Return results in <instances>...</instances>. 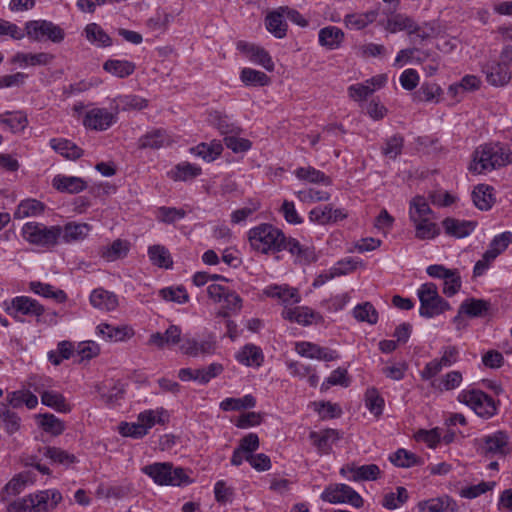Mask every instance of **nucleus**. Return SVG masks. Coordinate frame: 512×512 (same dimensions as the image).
Returning <instances> with one entry per match:
<instances>
[{
	"mask_svg": "<svg viewBox=\"0 0 512 512\" xmlns=\"http://www.w3.org/2000/svg\"><path fill=\"white\" fill-rule=\"evenodd\" d=\"M511 162L512 153L509 148L499 142H490L475 149L468 169L473 174H486Z\"/></svg>",
	"mask_w": 512,
	"mask_h": 512,
	"instance_id": "f257e3e1",
	"label": "nucleus"
},
{
	"mask_svg": "<svg viewBox=\"0 0 512 512\" xmlns=\"http://www.w3.org/2000/svg\"><path fill=\"white\" fill-rule=\"evenodd\" d=\"M287 237L272 224L262 223L248 232V241L253 250L262 254H274L284 250Z\"/></svg>",
	"mask_w": 512,
	"mask_h": 512,
	"instance_id": "f03ea898",
	"label": "nucleus"
},
{
	"mask_svg": "<svg viewBox=\"0 0 512 512\" xmlns=\"http://www.w3.org/2000/svg\"><path fill=\"white\" fill-rule=\"evenodd\" d=\"M62 501L57 490H43L17 499L7 506V512H50Z\"/></svg>",
	"mask_w": 512,
	"mask_h": 512,
	"instance_id": "7ed1b4c3",
	"label": "nucleus"
},
{
	"mask_svg": "<svg viewBox=\"0 0 512 512\" xmlns=\"http://www.w3.org/2000/svg\"><path fill=\"white\" fill-rule=\"evenodd\" d=\"M420 308L419 314L425 318H432L440 315L446 310H450V304L442 298L436 284L428 282L420 286L417 292Z\"/></svg>",
	"mask_w": 512,
	"mask_h": 512,
	"instance_id": "20e7f679",
	"label": "nucleus"
},
{
	"mask_svg": "<svg viewBox=\"0 0 512 512\" xmlns=\"http://www.w3.org/2000/svg\"><path fill=\"white\" fill-rule=\"evenodd\" d=\"M61 233L62 228L60 226L47 227L36 222H28L22 228V236L26 241L42 247L55 245Z\"/></svg>",
	"mask_w": 512,
	"mask_h": 512,
	"instance_id": "39448f33",
	"label": "nucleus"
},
{
	"mask_svg": "<svg viewBox=\"0 0 512 512\" xmlns=\"http://www.w3.org/2000/svg\"><path fill=\"white\" fill-rule=\"evenodd\" d=\"M26 35L29 39L37 42L50 40L54 43H60L65 36L64 30L47 20H32L25 24Z\"/></svg>",
	"mask_w": 512,
	"mask_h": 512,
	"instance_id": "423d86ee",
	"label": "nucleus"
},
{
	"mask_svg": "<svg viewBox=\"0 0 512 512\" xmlns=\"http://www.w3.org/2000/svg\"><path fill=\"white\" fill-rule=\"evenodd\" d=\"M458 400L471 407L474 412L484 418H489L496 413L494 400L481 390H463L458 395Z\"/></svg>",
	"mask_w": 512,
	"mask_h": 512,
	"instance_id": "0eeeda50",
	"label": "nucleus"
},
{
	"mask_svg": "<svg viewBox=\"0 0 512 512\" xmlns=\"http://www.w3.org/2000/svg\"><path fill=\"white\" fill-rule=\"evenodd\" d=\"M141 471L152 480H191V471L171 462H155L145 465Z\"/></svg>",
	"mask_w": 512,
	"mask_h": 512,
	"instance_id": "6e6552de",
	"label": "nucleus"
},
{
	"mask_svg": "<svg viewBox=\"0 0 512 512\" xmlns=\"http://www.w3.org/2000/svg\"><path fill=\"white\" fill-rule=\"evenodd\" d=\"M321 498L330 503H349L354 507L362 505L361 496L344 483L330 484L322 493Z\"/></svg>",
	"mask_w": 512,
	"mask_h": 512,
	"instance_id": "1a4fd4ad",
	"label": "nucleus"
},
{
	"mask_svg": "<svg viewBox=\"0 0 512 512\" xmlns=\"http://www.w3.org/2000/svg\"><path fill=\"white\" fill-rule=\"evenodd\" d=\"M481 449L485 455L506 456L511 451L509 436L504 431H496L483 439Z\"/></svg>",
	"mask_w": 512,
	"mask_h": 512,
	"instance_id": "9d476101",
	"label": "nucleus"
},
{
	"mask_svg": "<svg viewBox=\"0 0 512 512\" xmlns=\"http://www.w3.org/2000/svg\"><path fill=\"white\" fill-rule=\"evenodd\" d=\"M482 72L486 75L487 82L495 87L507 85L512 76L511 69L501 63L499 60L487 62L482 66Z\"/></svg>",
	"mask_w": 512,
	"mask_h": 512,
	"instance_id": "9b49d317",
	"label": "nucleus"
},
{
	"mask_svg": "<svg viewBox=\"0 0 512 512\" xmlns=\"http://www.w3.org/2000/svg\"><path fill=\"white\" fill-rule=\"evenodd\" d=\"M295 349L298 354L310 359H317L321 361L330 362L339 358V355L336 350L327 347H321L311 342L296 343Z\"/></svg>",
	"mask_w": 512,
	"mask_h": 512,
	"instance_id": "f8f14e48",
	"label": "nucleus"
},
{
	"mask_svg": "<svg viewBox=\"0 0 512 512\" xmlns=\"http://www.w3.org/2000/svg\"><path fill=\"white\" fill-rule=\"evenodd\" d=\"M115 121V114L104 108H94L86 113L83 124L87 128L103 131L107 130Z\"/></svg>",
	"mask_w": 512,
	"mask_h": 512,
	"instance_id": "ddd939ff",
	"label": "nucleus"
},
{
	"mask_svg": "<svg viewBox=\"0 0 512 512\" xmlns=\"http://www.w3.org/2000/svg\"><path fill=\"white\" fill-rule=\"evenodd\" d=\"M180 349L183 353L193 357L200 354L210 355L216 350V339L213 335L207 336L200 342L187 338L182 341Z\"/></svg>",
	"mask_w": 512,
	"mask_h": 512,
	"instance_id": "4468645a",
	"label": "nucleus"
},
{
	"mask_svg": "<svg viewBox=\"0 0 512 512\" xmlns=\"http://www.w3.org/2000/svg\"><path fill=\"white\" fill-rule=\"evenodd\" d=\"M445 233L457 239L469 236L476 228L477 223L471 220H460L447 217L442 221Z\"/></svg>",
	"mask_w": 512,
	"mask_h": 512,
	"instance_id": "2eb2a0df",
	"label": "nucleus"
},
{
	"mask_svg": "<svg viewBox=\"0 0 512 512\" xmlns=\"http://www.w3.org/2000/svg\"><path fill=\"white\" fill-rule=\"evenodd\" d=\"M11 308L15 312L26 316L39 318L43 315L45 308L37 300L28 296H17L11 301Z\"/></svg>",
	"mask_w": 512,
	"mask_h": 512,
	"instance_id": "dca6fc26",
	"label": "nucleus"
},
{
	"mask_svg": "<svg viewBox=\"0 0 512 512\" xmlns=\"http://www.w3.org/2000/svg\"><path fill=\"white\" fill-rule=\"evenodd\" d=\"M182 330L177 325H170L164 333L156 332L150 335L148 343L160 349L171 347L179 344L181 340Z\"/></svg>",
	"mask_w": 512,
	"mask_h": 512,
	"instance_id": "f3484780",
	"label": "nucleus"
},
{
	"mask_svg": "<svg viewBox=\"0 0 512 512\" xmlns=\"http://www.w3.org/2000/svg\"><path fill=\"white\" fill-rule=\"evenodd\" d=\"M417 508L419 512H455L457 504L451 497L443 495L420 501L417 504Z\"/></svg>",
	"mask_w": 512,
	"mask_h": 512,
	"instance_id": "a211bd4d",
	"label": "nucleus"
},
{
	"mask_svg": "<svg viewBox=\"0 0 512 512\" xmlns=\"http://www.w3.org/2000/svg\"><path fill=\"white\" fill-rule=\"evenodd\" d=\"M284 250L289 251L295 256L296 261L300 264H310L317 259L312 247L301 245L300 242L294 238H287Z\"/></svg>",
	"mask_w": 512,
	"mask_h": 512,
	"instance_id": "6ab92c4d",
	"label": "nucleus"
},
{
	"mask_svg": "<svg viewBox=\"0 0 512 512\" xmlns=\"http://www.w3.org/2000/svg\"><path fill=\"white\" fill-rule=\"evenodd\" d=\"M238 48L247 53L250 60L261 65L267 71L274 69V63L266 50L254 44L239 42Z\"/></svg>",
	"mask_w": 512,
	"mask_h": 512,
	"instance_id": "aec40b11",
	"label": "nucleus"
},
{
	"mask_svg": "<svg viewBox=\"0 0 512 512\" xmlns=\"http://www.w3.org/2000/svg\"><path fill=\"white\" fill-rule=\"evenodd\" d=\"M129 492L130 488L127 485L101 482L95 490V495L98 499L119 500L127 496Z\"/></svg>",
	"mask_w": 512,
	"mask_h": 512,
	"instance_id": "412c9836",
	"label": "nucleus"
},
{
	"mask_svg": "<svg viewBox=\"0 0 512 512\" xmlns=\"http://www.w3.org/2000/svg\"><path fill=\"white\" fill-rule=\"evenodd\" d=\"M90 303L97 309L112 311L118 306V299L113 292L98 288L92 291Z\"/></svg>",
	"mask_w": 512,
	"mask_h": 512,
	"instance_id": "4be33fe9",
	"label": "nucleus"
},
{
	"mask_svg": "<svg viewBox=\"0 0 512 512\" xmlns=\"http://www.w3.org/2000/svg\"><path fill=\"white\" fill-rule=\"evenodd\" d=\"M52 184L58 191L71 194L79 193L87 187L86 182L82 178L64 175L55 176Z\"/></svg>",
	"mask_w": 512,
	"mask_h": 512,
	"instance_id": "5701e85b",
	"label": "nucleus"
},
{
	"mask_svg": "<svg viewBox=\"0 0 512 512\" xmlns=\"http://www.w3.org/2000/svg\"><path fill=\"white\" fill-rule=\"evenodd\" d=\"M493 191L494 188L489 185H477L472 191V200L475 206L482 211L491 209L495 203Z\"/></svg>",
	"mask_w": 512,
	"mask_h": 512,
	"instance_id": "b1692460",
	"label": "nucleus"
},
{
	"mask_svg": "<svg viewBox=\"0 0 512 512\" xmlns=\"http://www.w3.org/2000/svg\"><path fill=\"white\" fill-rule=\"evenodd\" d=\"M343 31L335 26H327L319 31V43L329 50L338 49L343 42Z\"/></svg>",
	"mask_w": 512,
	"mask_h": 512,
	"instance_id": "393cba45",
	"label": "nucleus"
},
{
	"mask_svg": "<svg viewBox=\"0 0 512 512\" xmlns=\"http://www.w3.org/2000/svg\"><path fill=\"white\" fill-rule=\"evenodd\" d=\"M281 7L278 10L270 12L265 19L267 30L276 38H284L287 33V23Z\"/></svg>",
	"mask_w": 512,
	"mask_h": 512,
	"instance_id": "a878e982",
	"label": "nucleus"
},
{
	"mask_svg": "<svg viewBox=\"0 0 512 512\" xmlns=\"http://www.w3.org/2000/svg\"><path fill=\"white\" fill-rule=\"evenodd\" d=\"M411 222L415 227V237L420 240L434 239L440 234L439 226L429 219H415L411 213Z\"/></svg>",
	"mask_w": 512,
	"mask_h": 512,
	"instance_id": "bb28decb",
	"label": "nucleus"
},
{
	"mask_svg": "<svg viewBox=\"0 0 512 512\" xmlns=\"http://www.w3.org/2000/svg\"><path fill=\"white\" fill-rule=\"evenodd\" d=\"M29 289L44 298L54 299L58 303H63L67 300L66 293L61 289H55L54 286L40 281H31Z\"/></svg>",
	"mask_w": 512,
	"mask_h": 512,
	"instance_id": "cd10ccee",
	"label": "nucleus"
},
{
	"mask_svg": "<svg viewBox=\"0 0 512 512\" xmlns=\"http://www.w3.org/2000/svg\"><path fill=\"white\" fill-rule=\"evenodd\" d=\"M491 304L484 299L468 298L460 305V313H465L470 318L482 317L490 309Z\"/></svg>",
	"mask_w": 512,
	"mask_h": 512,
	"instance_id": "c85d7f7f",
	"label": "nucleus"
},
{
	"mask_svg": "<svg viewBox=\"0 0 512 512\" xmlns=\"http://www.w3.org/2000/svg\"><path fill=\"white\" fill-rule=\"evenodd\" d=\"M8 405L20 408L26 405L28 409H34L38 405V398L29 390H17L7 394Z\"/></svg>",
	"mask_w": 512,
	"mask_h": 512,
	"instance_id": "c756f323",
	"label": "nucleus"
},
{
	"mask_svg": "<svg viewBox=\"0 0 512 512\" xmlns=\"http://www.w3.org/2000/svg\"><path fill=\"white\" fill-rule=\"evenodd\" d=\"M171 140L165 130L156 129L145 134L139 140L140 148H152L159 149L161 147L168 146Z\"/></svg>",
	"mask_w": 512,
	"mask_h": 512,
	"instance_id": "7c9ffc66",
	"label": "nucleus"
},
{
	"mask_svg": "<svg viewBox=\"0 0 512 512\" xmlns=\"http://www.w3.org/2000/svg\"><path fill=\"white\" fill-rule=\"evenodd\" d=\"M282 316L284 319L291 322H297L302 325H309L312 323V320L318 316V314L307 307H285L282 312Z\"/></svg>",
	"mask_w": 512,
	"mask_h": 512,
	"instance_id": "2f4dec72",
	"label": "nucleus"
},
{
	"mask_svg": "<svg viewBox=\"0 0 512 512\" xmlns=\"http://www.w3.org/2000/svg\"><path fill=\"white\" fill-rule=\"evenodd\" d=\"M261 349L253 344L245 345L236 355V359L246 366L259 367L263 362Z\"/></svg>",
	"mask_w": 512,
	"mask_h": 512,
	"instance_id": "473e14b6",
	"label": "nucleus"
},
{
	"mask_svg": "<svg viewBox=\"0 0 512 512\" xmlns=\"http://www.w3.org/2000/svg\"><path fill=\"white\" fill-rule=\"evenodd\" d=\"M50 145L56 152L70 160H76L83 155V150L67 139H51Z\"/></svg>",
	"mask_w": 512,
	"mask_h": 512,
	"instance_id": "72a5a7b5",
	"label": "nucleus"
},
{
	"mask_svg": "<svg viewBox=\"0 0 512 512\" xmlns=\"http://www.w3.org/2000/svg\"><path fill=\"white\" fill-rule=\"evenodd\" d=\"M45 205L36 199L22 200L14 212L15 219L34 217L44 212Z\"/></svg>",
	"mask_w": 512,
	"mask_h": 512,
	"instance_id": "f704fd0d",
	"label": "nucleus"
},
{
	"mask_svg": "<svg viewBox=\"0 0 512 512\" xmlns=\"http://www.w3.org/2000/svg\"><path fill=\"white\" fill-rule=\"evenodd\" d=\"M269 297L278 298L287 307L288 305L297 304L300 302V296L297 289L284 286H272L266 290Z\"/></svg>",
	"mask_w": 512,
	"mask_h": 512,
	"instance_id": "c9c22d12",
	"label": "nucleus"
},
{
	"mask_svg": "<svg viewBox=\"0 0 512 512\" xmlns=\"http://www.w3.org/2000/svg\"><path fill=\"white\" fill-rule=\"evenodd\" d=\"M135 68V64L127 60L109 59L103 65L106 72L119 78L130 76L134 73Z\"/></svg>",
	"mask_w": 512,
	"mask_h": 512,
	"instance_id": "e433bc0d",
	"label": "nucleus"
},
{
	"mask_svg": "<svg viewBox=\"0 0 512 512\" xmlns=\"http://www.w3.org/2000/svg\"><path fill=\"white\" fill-rule=\"evenodd\" d=\"M90 231V226L86 223H67L62 228L61 236L67 243L76 242L86 238Z\"/></svg>",
	"mask_w": 512,
	"mask_h": 512,
	"instance_id": "4c0bfd02",
	"label": "nucleus"
},
{
	"mask_svg": "<svg viewBox=\"0 0 512 512\" xmlns=\"http://www.w3.org/2000/svg\"><path fill=\"white\" fill-rule=\"evenodd\" d=\"M52 59L53 56L45 52L37 54L18 52L13 56L11 61L12 63L39 66L49 64L52 61Z\"/></svg>",
	"mask_w": 512,
	"mask_h": 512,
	"instance_id": "58836bf2",
	"label": "nucleus"
},
{
	"mask_svg": "<svg viewBox=\"0 0 512 512\" xmlns=\"http://www.w3.org/2000/svg\"><path fill=\"white\" fill-rule=\"evenodd\" d=\"M42 404L48 406L58 412L68 413L71 411V406L66 402L65 397L56 391H48L42 393Z\"/></svg>",
	"mask_w": 512,
	"mask_h": 512,
	"instance_id": "ea45409f",
	"label": "nucleus"
},
{
	"mask_svg": "<svg viewBox=\"0 0 512 512\" xmlns=\"http://www.w3.org/2000/svg\"><path fill=\"white\" fill-rule=\"evenodd\" d=\"M0 123L10 131L16 133L22 131L26 127L27 117L20 111L6 112L4 114H0Z\"/></svg>",
	"mask_w": 512,
	"mask_h": 512,
	"instance_id": "a19ab883",
	"label": "nucleus"
},
{
	"mask_svg": "<svg viewBox=\"0 0 512 512\" xmlns=\"http://www.w3.org/2000/svg\"><path fill=\"white\" fill-rule=\"evenodd\" d=\"M223 150V146L220 142L213 141L210 144L200 143L197 146L191 148V152L201 157L207 162L214 161Z\"/></svg>",
	"mask_w": 512,
	"mask_h": 512,
	"instance_id": "79ce46f5",
	"label": "nucleus"
},
{
	"mask_svg": "<svg viewBox=\"0 0 512 512\" xmlns=\"http://www.w3.org/2000/svg\"><path fill=\"white\" fill-rule=\"evenodd\" d=\"M148 255L151 262L160 268L168 269L173 265V261L168 249L162 245L150 246L148 249Z\"/></svg>",
	"mask_w": 512,
	"mask_h": 512,
	"instance_id": "37998d69",
	"label": "nucleus"
},
{
	"mask_svg": "<svg viewBox=\"0 0 512 512\" xmlns=\"http://www.w3.org/2000/svg\"><path fill=\"white\" fill-rule=\"evenodd\" d=\"M168 413L165 409L160 408L157 410H146L139 414L138 421L141 422L142 425L145 426L146 433H148V430L154 426L156 423L158 424H165V422L168 420Z\"/></svg>",
	"mask_w": 512,
	"mask_h": 512,
	"instance_id": "c03bdc74",
	"label": "nucleus"
},
{
	"mask_svg": "<svg viewBox=\"0 0 512 512\" xmlns=\"http://www.w3.org/2000/svg\"><path fill=\"white\" fill-rule=\"evenodd\" d=\"M390 461L397 467L409 468L422 464V459L416 454L400 448L389 457Z\"/></svg>",
	"mask_w": 512,
	"mask_h": 512,
	"instance_id": "a18cd8bd",
	"label": "nucleus"
},
{
	"mask_svg": "<svg viewBox=\"0 0 512 512\" xmlns=\"http://www.w3.org/2000/svg\"><path fill=\"white\" fill-rule=\"evenodd\" d=\"M86 38L99 47H108L112 44L110 36L96 23H90L85 27Z\"/></svg>",
	"mask_w": 512,
	"mask_h": 512,
	"instance_id": "49530a36",
	"label": "nucleus"
},
{
	"mask_svg": "<svg viewBox=\"0 0 512 512\" xmlns=\"http://www.w3.org/2000/svg\"><path fill=\"white\" fill-rule=\"evenodd\" d=\"M0 419L9 434H13L20 429L21 418L8 407V404L3 402H0Z\"/></svg>",
	"mask_w": 512,
	"mask_h": 512,
	"instance_id": "de8ad7c7",
	"label": "nucleus"
},
{
	"mask_svg": "<svg viewBox=\"0 0 512 512\" xmlns=\"http://www.w3.org/2000/svg\"><path fill=\"white\" fill-rule=\"evenodd\" d=\"M98 330L106 339L116 342L123 341L133 335L132 329L127 326L114 327L104 323L98 326Z\"/></svg>",
	"mask_w": 512,
	"mask_h": 512,
	"instance_id": "09e8293b",
	"label": "nucleus"
},
{
	"mask_svg": "<svg viewBox=\"0 0 512 512\" xmlns=\"http://www.w3.org/2000/svg\"><path fill=\"white\" fill-rule=\"evenodd\" d=\"M129 251V243L126 240L117 239L109 246L103 248L101 256L107 261H115L123 258Z\"/></svg>",
	"mask_w": 512,
	"mask_h": 512,
	"instance_id": "8fccbe9b",
	"label": "nucleus"
},
{
	"mask_svg": "<svg viewBox=\"0 0 512 512\" xmlns=\"http://www.w3.org/2000/svg\"><path fill=\"white\" fill-rule=\"evenodd\" d=\"M404 146V137L401 134H394L387 138L381 148L382 154L389 159H396Z\"/></svg>",
	"mask_w": 512,
	"mask_h": 512,
	"instance_id": "3c124183",
	"label": "nucleus"
},
{
	"mask_svg": "<svg viewBox=\"0 0 512 512\" xmlns=\"http://www.w3.org/2000/svg\"><path fill=\"white\" fill-rule=\"evenodd\" d=\"M441 92L442 89L438 84L425 82L415 92L414 99L418 102H437Z\"/></svg>",
	"mask_w": 512,
	"mask_h": 512,
	"instance_id": "603ef678",
	"label": "nucleus"
},
{
	"mask_svg": "<svg viewBox=\"0 0 512 512\" xmlns=\"http://www.w3.org/2000/svg\"><path fill=\"white\" fill-rule=\"evenodd\" d=\"M295 175L300 180H305L311 183H323L329 184L330 179L322 171L315 169L314 167H300L296 169Z\"/></svg>",
	"mask_w": 512,
	"mask_h": 512,
	"instance_id": "864d4df0",
	"label": "nucleus"
},
{
	"mask_svg": "<svg viewBox=\"0 0 512 512\" xmlns=\"http://www.w3.org/2000/svg\"><path fill=\"white\" fill-rule=\"evenodd\" d=\"M240 79L247 86H266L270 82V78L264 72L251 68H244Z\"/></svg>",
	"mask_w": 512,
	"mask_h": 512,
	"instance_id": "5fc2aeb1",
	"label": "nucleus"
},
{
	"mask_svg": "<svg viewBox=\"0 0 512 512\" xmlns=\"http://www.w3.org/2000/svg\"><path fill=\"white\" fill-rule=\"evenodd\" d=\"M256 405V399L248 394L242 398H226L220 403V408L223 411L241 410L246 408H253Z\"/></svg>",
	"mask_w": 512,
	"mask_h": 512,
	"instance_id": "6e6d98bb",
	"label": "nucleus"
},
{
	"mask_svg": "<svg viewBox=\"0 0 512 512\" xmlns=\"http://www.w3.org/2000/svg\"><path fill=\"white\" fill-rule=\"evenodd\" d=\"M39 418H41L40 426L47 433H50L54 436H58L62 434L63 431L65 430L64 422L53 414H40Z\"/></svg>",
	"mask_w": 512,
	"mask_h": 512,
	"instance_id": "4d7b16f0",
	"label": "nucleus"
},
{
	"mask_svg": "<svg viewBox=\"0 0 512 512\" xmlns=\"http://www.w3.org/2000/svg\"><path fill=\"white\" fill-rule=\"evenodd\" d=\"M408 499V492L404 487H397L396 492H387L383 496L382 505L392 510L402 506Z\"/></svg>",
	"mask_w": 512,
	"mask_h": 512,
	"instance_id": "13d9d810",
	"label": "nucleus"
},
{
	"mask_svg": "<svg viewBox=\"0 0 512 512\" xmlns=\"http://www.w3.org/2000/svg\"><path fill=\"white\" fill-rule=\"evenodd\" d=\"M353 314L357 320L368 322L369 324H375L378 320V313L370 302L357 305L354 308Z\"/></svg>",
	"mask_w": 512,
	"mask_h": 512,
	"instance_id": "bf43d9fd",
	"label": "nucleus"
},
{
	"mask_svg": "<svg viewBox=\"0 0 512 512\" xmlns=\"http://www.w3.org/2000/svg\"><path fill=\"white\" fill-rule=\"evenodd\" d=\"M411 213L415 219H428V215L432 213L426 199L423 196H415L410 201L409 218L411 219Z\"/></svg>",
	"mask_w": 512,
	"mask_h": 512,
	"instance_id": "052dcab7",
	"label": "nucleus"
},
{
	"mask_svg": "<svg viewBox=\"0 0 512 512\" xmlns=\"http://www.w3.org/2000/svg\"><path fill=\"white\" fill-rule=\"evenodd\" d=\"M365 402L367 409L372 414L375 416L382 414L384 408V399L380 396L375 388H371L366 391Z\"/></svg>",
	"mask_w": 512,
	"mask_h": 512,
	"instance_id": "680f3d73",
	"label": "nucleus"
},
{
	"mask_svg": "<svg viewBox=\"0 0 512 512\" xmlns=\"http://www.w3.org/2000/svg\"><path fill=\"white\" fill-rule=\"evenodd\" d=\"M201 174V168L189 162H183L175 167L174 179L179 181H187Z\"/></svg>",
	"mask_w": 512,
	"mask_h": 512,
	"instance_id": "e2e57ef3",
	"label": "nucleus"
},
{
	"mask_svg": "<svg viewBox=\"0 0 512 512\" xmlns=\"http://www.w3.org/2000/svg\"><path fill=\"white\" fill-rule=\"evenodd\" d=\"M380 477V469L376 464L356 466L354 464L352 480H377Z\"/></svg>",
	"mask_w": 512,
	"mask_h": 512,
	"instance_id": "0e129e2a",
	"label": "nucleus"
},
{
	"mask_svg": "<svg viewBox=\"0 0 512 512\" xmlns=\"http://www.w3.org/2000/svg\"><path fill=\"white\" fill-rule=\"evenodd\" d=\"M443 293L448 297L455 295L461 288V276L457 269H451L447 278H443Z\"/></svg>",
	"mask_w": 512,
	"mask_h": 512,
	"instance_id": "69168bd1",
	"label": "nucleus"
},
{
	"mask_svg": "<svg viewBox=\"0 0 512 512\" xmlns=\"http://www.w3.org/2000/svg\"><path fill=\"white\" fill-rule=\"evenodd\" d=\"M350 380L347 376V370L344 368H337L331 375L322 383L321 390H328L330 386L340 385L348 387Z\"/></svg>",
	"mask_w": 512,
	"mask_h": 512,
	"instance_id": "338daca9",
	"label": "nucleus"
},
{
	"mask_svg": "<svg viewBox=\"0 0 512 512\" xmlns=\"http://www.w3.org/2000/svg\"><path fill=\"white\" fill-rule=\"evenodd\" d=\"M186 216L184 209L175 207H160L157 211V218L167 224H172L177 220L183 219Z\"/></svg>",
	"mask_w": 512,
	"mask_h": 512,
	"instance_id": "774afa93",
	"label": "nucleus"
}]
</instances>
